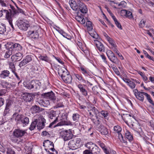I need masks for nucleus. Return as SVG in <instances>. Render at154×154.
<instances>
[{
    "mask_svg": "<svg viewBox=\"0 0 154 154\" xmlns=\"http://www.w3.org/2000/svg\"><path fill=\"white\" fill-rule=\"evenodd\" d=\"M126 13H127V10H122L120 11L121 15L123 17L126 16Z\"/></svg>",
    "mask_w": 154,
    "mask_h": 154,
    "instance_id": "63",
    "label": "nucleus"
},
{
    "mask_svg": "<svg viewBox=\"0 0 154 154\" xmlns=\"http://www.w3.org/2000/svg\"><path fill=\"white\" fill-rule=\"evenodd\" d=\"M146 21V20L145 19H142L139 24V27L141 28L144 27L145 25Z\"/></svg>",
    "mask_w": 154,
    "mask_h": 154,
    "instance_id": "46",
    "label": "nucleus"
},
{
    "mask_svg": "<svg viewBox=\"0 0 154 154\" xmlns=\"http://www.w3.org/2000/svg\"><path fill=\"white\" fill-rule=\"evenodd\" d=\"M27 63L26 62V61L23 59L20 63L18 66L20 68H21L22 67L25 66Z\"/></svg>",
    "mask_w": 154,
    "mask_h": 154,
    "instance_id": "54",
    "label": "nucleus"
},
{
    "mask_svg": "<svg viewBox=\"0 0 154 154\" xmlns=\"http://www.w3.org/2000/svg\"><path fill=\"white\" fill-rule=\"evenodd\" d=\"M5 55V58H8L10 57V56L13 53V52L10 50H8Z\"/></svg>",
    "mask_w": 154,
    "mask_h": 154,
    "instance_id": "47",
    "label": "nucleus"
},
{
    "mask_svg": "<svg viewBox=\"0 0 154 154\" xmlns=\"http://www.w3.org/2000/svg\"><path fill=\"white\" fill-rule=\"evenodd\" d=\"M80 118V115L77 113H74L72 116V119L73 121H78Z\"/></svg>",
    "mask_w": 154,
    "mask_h": 154,
    "instance_id": "43",
    "label": "nucleus"
},
{
    "mask_svg": "<svg viewBox=\"0 0 154 154\" xmlns=\"http://www.w3.org/2000/svg\"><path fill=\"white\" fill-rule=\"evenodd\" d=\"M68 114L66 113H64L62 114L60 119V122L57 124L55 125L54 127L62 126L72 125V122L69 120H67Z\"/></svg>",
    "mask_w": 154,
    "mask_h": 154,
    "instance_id": "3",
    "label": "nucleus"
},
{
    "mask_svg": "<svg viewBox=\"0 0 154 154\" xmlns=\"http://www.w3.org/2000/svg\"><path fill=\"white\" fill-rule=\"evenodd\" d=\"M78 9L82 13H86L88 11L87 8L83 3L81 1L78 2Z\"/></svg>",
    "mask_w": 154,
    "mask_h": 154,
    "instance_id": "17",
    "label": "nucleus"
},
{
    "mask_svg": "<svg viewBox=\"0 0 154 154\" xmlns=\"http://www.w3.org/2000/svg\"><path fill=\"white\" fill-rule=\"evenodd\" d=\"M17 26L20 29L24 31L26 30L29 26L27 23L23 21H20L17 24Z\"/></svg>",
    "mask_w": 154,
    "mask_h": 154,
    "instance_id": "16",
    "label": "nucleus"
},
{
    "mask_svg": "<svg viewBox=\"0 0 154 154\" xmlns=\"http://www.w3.org/2000/svg\"><path fill=\"white\" fill-rule=\"evenodd\" d=\"M9 68L11 69L13 72H14V71H15V67L13 63L11 62L10 63Z\"/></svg>",
    "mask_w": 154,
    "mask_h": 154,
    "instance_id": "56",
    "label": "nucleus"
},
{
    "mask_svg": "<svg viewBox=\"0 0 154 154\" xmlns=\"http://www.w3.org/2000/svg\"><path fill=\"white\" fill-rule=\"evenodd\" d=\"M58 73L65 82L69 84L72 82V76L69 74L67 70L60 69L58 70Z\"/></svg>",
    "mask_w": 154,
    "mask_h": 154,
    "instance_id": "2",
    "label": "nucleus"
},
{
    "mask_svg": "<svg viewBox=\"0 0 154 154\" xmlns=\"http://www.w3.org/2000/svg\"><path fill=\"white\" fill-rule=\"evenodd\" d=\"M26 132L24 130L19 129H15L13 132V136L17 138H20L23 136Z\"/></svg>",
    "mask_w": 154,
    "mask_h": 154,
    "instance_id": "11",
    "label": "nucleus"
},
{
    "mask_svg": "<svg viewBox=\"0 0 154 154\" xmlns=\"http://www.w3.org/2000/svg\"><path fill=\"white\" fill-rule=\"evenodd\" d=\"M49 149L52 150L53 152H50L49 150L48 151V152H49L51 154H57L58 153L57 151L55 150V149L54 148V147H51Z\"/></svg>",
    "mask_w": 154,
    "mask_h": 154,
    "instance_id": "62",
    "label": "nucleus"
},
{
    "mask_svg": "<svg viewBox=\"0 0 154 154\" xmlns=\"http://www.w3.org/2000/svg\"><path fill=\"white\" fill-rule=\"evenodd\" d=\"M5 151L6 154H15L14 151L11 147L6 148Z\"/></svg>",
    "mask_w": 154,
    "mask_h": 154,
    "instance_id": "39",
    "label": "nucleus"
},
{
    "mask_svg": "<svg viewBox=\"0 0 154 154\" xmlns=\"http://www.w3.org/2000/svg\"><path fill=\"white\" fill-rule=\"evenodd\" d=\"M85 85H82L81 84L77 85V86L79 89L80 92L82 95L85 96H86L88 95V91L85 88Z\"/></svg>",
    "mask_w": 154,
    "mask_h": 154,
    "instance_id": "19",
    "label": "nucleus"
},
{
    "mask_svg": "<svg viewBox=\"0 0 154 154\" xmlns=\"http://www.w3.org/2000/svg\"><path fill=\"white\" fill-rule=\"evenodd\" d=\"M38 121H40L39 118L34 119V121L30 125V127L29 128L30 130L32 131L33 130L36 126H37V125Z\"/></svg>",
    "mask_w": 154,
    "mask_h": 154,
    "instance_id": "27",
    "label": "nucleus"
},
{
    "mask_svg": "<svg viewBox=\"0 0 154 154\" xmlns=\"http://www.w3.org/2000/svg\"><path fill=\"white\" fill-rule=\"evenodd\" d=\"M69 4L70 7L73 10L77 11L78 9V3L77 5L75 1L70 0L69 1Z\"/></svg>",
    "mask_w": 154,
    "mask_h": 154,
    "instance_id": "23",
    "label": "nucleus"
},
{
    "mask_svg": "<svg viewBox=\"0 0 154 154\" xmlns=\"http://www.w3.org/2000/svg\"><path fill=\"white\" fill-rule=\"evenodd\" d=\"M5 25L2 24L0 22V34H3L6 31V28Z\"/></svg>",
    "mask_w": 154,
    "mask_h": 154,
    "instance_id": "38",
    "label": "nucleus"
},
{
    "mask_svg": "<svg viewBox=\"0 0 154 154\" xmlns=\"http://www.w3.org/2000/svg\"><path fill=\"white\" fill-rule=\"evenodd\" d=\"M15 119L17 121H20L23 126L27 125L29 122V118L22 115H17Z\"/></svg>",
    "mask_w": 154,
    "mask_h": 154,
    "instance_id": "9",
    "label": "nucleus"
},
{
    "mask_svg": "<svg viewBox=\"0 0 154 154\" xmlns=\"http://www.w3.org/2000/svg\"><path fill=\"white\" fill-rule=\"evenodd\" d=\"M109 60L113 63L117 64L118 63L119 60L118 58L116 57L115 55L110 57L109 59Z\"/></svg>",
    "mask_w": 154,
    "mask_h": 154,
    "instance_id": "34",
    "label": "nucleus"
},
{
    "mask_svg": "<svg viewBox=\"0 0 154 154\" xmlns=\"http://www.w3.org/2000/svg\"><path fill=\"white\" fill-rule=\"evenodd\" d=\"M9 5L11 9H9L8 10L5 9V10L6 13V19L9 22L12 28L14 29V28L12 24L14 16L18 13V11L13 6L11 5Z\"/></svg>",
    "mask_w": 154,
    "mask_h": 154,
    "instance_id": "1",
    "label": "nucleus"
},
{
    "mask_svg": "<svg viewBox=\"0 0 154 154\" xmlns=\"http://www.w3.org/2000/svg\"><path fill=\"white\" fill-rule=\"evenodd\" d=\"M60 33L64 37L68 39H70L71 37L70 36L67 35L66 33L63 32H60Z\"/></svg>",
    "mask_w": 154,
    "mask_h": 154,
    "instance_id": "57",
    "label": "nucleus"
},
{
    "mask_svg": "<svg viewBox=\"0 0 154 154\" xmlns=\"http://www.w3.org/2000/svg\"><path fill=\"white\" fill-rule=\"evenodd\" d=\"M107 41H108L110 44V45L111 47H112L113 46L116 45L115 42L111 38L107 40Z\"/></svg>",
    "mask_w": 154,
    "mask_h": 154,
    "instance_id": "59",
    "label": "nucleus"
},
{
    "mask_svg": "<svg viewBox=\"0 0 154 154\" xmlns=\"http://www.w3.org/2000/svg\"><path fill=\"white\" fill-rule=\"evenodd\" d=\"M6 48L7 50H10L13 54L15 53L17 51H20L22 47L20 44L12 42H8L5 44Z\"/></svg>",
    "mask_w": 154,
    "mask_h": 154,
    "instance_id": "5",
    "label": "nucleus"
},
{
    "mask_svg": "<svg viewBox=\"0 0 154 154\" xmlns=\"http://www.w3.org/2000/svg\"><path fill=\"white\" fill-rule=\"evenodd\" d=\"M113 70L115 73L118 76H121V75H120V73L118 69L116 66H114L112 67Z\"/></svg>",
    "mask_w": 154,
    "mask_h": 154,
    "instance_id": "52",
    "label": "nucleus"
},
{
    "mask_svg": "<svg viewBox=\"0 0 154 154\" xmlns=\"http://www.w3.org/2000/svg\"><path fill=\"white\" fill-rule=\"evenodd\" d=\"M91 108V110L94 113L95 116H96V115H97V113H99V112L97 109L94 106H92Z\"/></svg>",
    "mask_w": 154,
    "mask_h": 154,
    "instance_id": "58",
    "label": "nucleus"
},
{
    "mask_svg": "<svg viewBox=\"0 0 154 154\" xmlns=\"http://www.w3.org/2000/svg\"><path fill=\"white\" fill-rule=\"evenodd\" d=\"M97 143L100 146L106 153L107 150L105 144L101 142L100 141H98L97 142Z\"/></svg>",
    "mask_w": 154,
    "mask_h": 154,
    "instance_id": "37",
    "label": "nucleus"
},
{
    "mask_svg": "<svg viewBox=\"0 0 154 154\" xmlns=\"http://www.w3.org/2000/svg\"><path fill=\"white\" fill-rule=\"evenodd\" d=\"M60 133L65 141L69 140L72 138V134L70 130H64L61 131Z\"/></svg>",
    "mask_w": 154,
    "mask_h": 154,
    "instance_id": "10",
    "label": "nucleus"
},
{
    "mask_svg": "<svg viewBox=\"0 0 154 154\" xmlns=\"http://www.w3.org/2000/svg\"><path fill=\"white\" fill-rule=\"evenodd\" d=\"M42 96L45 98H48L52 100H55L56 99L54 93L52 91L43 93L42 94Z\"/></svg>",
    "mask_w": 154,
    "mask_h": 154,
    "instance_id": "18",
    "label": "nucleus"
},
{
    "mask_svg": "<svg viewBox=\"0 0 154 154\" xmlns=\"http://www.w3.org/2000/svg\"><path fill=\"white\" fill-rule=\"evenodd\" d=\"M126 17L129 18H131L133 17L132 13L129 11L127 10V13H126V15L125 16Z\"/></svg>",
    "mask_w": 154,
    "mask_h": 154,
    "instance_id": "60",
    "label": "nucleus"
},
{
    "mask_svg": "<svg viewBox=\"0 0 154 154\" xmlns=\"http://www.w3.org/2000/svg\"><path fill=\"white\" fill-rule=\"evenodd\" d=\"M59 111H54L51 110L48 113L49 118L51 119H52L54 117H56L58 116V114H60Z\"/></svg>",
    "mask_w": 154,
    "mask_h": 154,
    "instance_id": "22",
    "label": "nucleus"
},
{
    "mask_svg": "<svg viewBox=\"0 0 154 154\" xmlns=\"http://www.w3.org/2000/svg\"><path fill=\"white\" fill-rule=\"evenodd\" d=\"M34 97L32 93H24L22 95L23 99L26 102L32 101Z\"/></svg>",
    "mask_w": 154,
    "mask_h": 154,
    "instance_id": "15",
    "label": "nucleus"
},
{
    "mask_svg": "<svg viewBox=\"0 0 154 154\" xmlns=\"http://www.w3.org/2000/svg\"><path fill=\"white\" fill-rule=\"evenodd\" d=\"M143 95L145 96L148 101L149 102L151 97L149 95L146 93L140 92L137 95L136 97L139 100L143 101L144 99Z\"/></svg>",
    "mask_w": 154,
    "mask_h": 154,
    "instance_id": "12",
    "label": "nucleus"
},
{
    "mask_svg": "<svg viewBox=\"0 0 154 154\" xmlns=\"http://www.w3.org/2000/svg\"><path fill=\"white\" fill-rule=\"evenodd\" d=\"M40 121H38L37 125V129L41 130L45 126V123L46 122L45 119L42 117H39Z\"/></svg>",
    "mask_w": 154,
    "mask_h": 154,
    "instance_id": "20",
    "label": "nucleus"
},
{
    "mask_svg": "<svg viewBox=\"0 0 154 154\" xmlns=\"http://www.w3.org/2000/svg\"><path fill=\"white\" fill-rule=\"evenodd\" d=\"M122 119L125 122L128 126L130 125H132V119L133 118L131 117L130 114H125L124 117H122Z\"/></svg>",
    "mask_w": 154,
    "mask_h": 154,
    "instance_id": "14",
    "label": "nucleus"
},
{
    "mask_svg": "<svg viewBox=\"0 0 154 154\" xmlns=\"http://www.w3.org/2000/svg\"><path fill=\"white\" fill-rule=\"evenodd\" d=\"M32 56L29 55L26 56L23 59L28 63L32 60Z\"/></svg>",
    "mask_w": 154,
    "mask_h": 154,
    "instance_id": "44",
    "label": "nucleus"
},
{
    "mask_svg": "<svg viewBox=\"0 0 154 154\" xmlns=\"http://www.w3.org/2000/svg\"><path fill=\"white\" fill-rule=\"evenodd\" d=\"M127 84L129 87L132 89L134 88L135 87L136 85L135 83L130 80L128 81V82Z\"/></svg>",
    "mask_w": 154,
    "mask_h": 154,
    "instance_id": "45",
    "label": "nucleus"
},
{
    "mask_svg": "<svg viewBox=\"0 0 154 154\" xmlns=\"http://www.w3.org/2000/svg\"><path fill=\"white\" fill-rule=\"evenodd\" d=\"M43 146L45 147H48L49 148V149L51 147H54V145L53 142L48 140H45L43 142Z\"/></svg>",
    "mask_w": 154,
    "mask_h": 154,
    "instance_id": "28",
    "label": "nucleus"
},
{
    "mask_svg": "<svg viewBox=\"0 0 154 154\" xmlns=\"http://www.w3.org/2000/svg\"><path fill=\"white\" fill-rule=\"evenodd\" d=\"M43 110L44 109L36 105L32 106L30 108V110L33 114L39 113Z\"/></svg>",
    "mask_w": 154,
    "mask_h": 154,
    "instance_id": "21",
    "label": "nucleus"
},
{
    "mask_svg": "<svg viewBox=\"0 0 154 154\" xmlns=\"http://www.w3.org/2000/svg\"><path fill=\"white\" fill-rule=\"evenodd\" d=\"M59 117V116H57L56 117V119L55 120L52 122L50 125L49 126V127L50 128H52V127L53 128L54 127V126L55 125H53L55 124L57 122H58V117Z\"/></svg>",
    "mask_w": 154,
    "mask_h": 154,
    "instance_id": "51",
    "label": "nucleus"
},
{
    "mask_svg": "<svg viewBox=\"0 0 154 154\" xmlns=\"http://www.w3.org/2000/svg\"><path fill=\"white\" fill-rule=\"evenodd\" d=\"M126 137L130 142H131L133 140V137L131 133L128 131H127L125 133Z\"/></svg>",
    "mask_w": 154,
    "mask_h": 154,
    "instance_id": "33",
    "label": "nucleus"
},
{
    "mask_svg": "<svg viewBox=\"0 0 154 154\" xmlns=\"http://www.w3.org/2000/svg\"><path fill=\"white\" fill-rule=\"evenodd\" d=\"M80 69L82 73L84 74L85 76H90L91 75L90 73L85 68L83 67H80Z\"/></svg>",
    "mask_w": 154,
    "mask_h": 154,
    "instance_id": "32",
    "label": "nucleus"
},
{
    "mask_svg": "<svg viewBox=\"0 0 154 154\" xmlns=\"http://www.w3.org/2000/svg\"><path fill=\"white\" fill-rule=\"evenodd\" d=\"M74 75L79 81L83 82H85V80L83 79L82 75L81 74L74 73Z\"/></svg>",
    "mask_w": 154,
    "mask_h": 154,
    "instance_id": "36",
    "label": "nucleus"
},
{
    "mask_svg": "<svg viewBox=\"0 0 154 154\" xmlns=\"http://www.w3.org/2000/svg\"><path fill=\"white\" fill-rule=\"evenodd\" d=\"M138 73L141 76L144 81H146L148 80L147 77L142 72L138 71Z\"/></svg>",
    "mask_w": 154,
    "mask_h": 154,
    "instance_id": "49",
    "label": "nucleus"
},
{
    "mask_svg": "<svg viewBox=\"0 0 154 154\" xmlns=\"http://www.w3.org/2000/svg\"><path fill=\"white\" fill-rule=\"evenodd\" d=\"M32 145L30 143H27L25 145V149L27 152H32Z\"/></svg>",
    "mask_w": 154,
    "mask_h": 154,
    "instance_id": "41",
    "label": "nucleus"
},
{
    "mask_svg": "<svg viewBox=\"0 0 154 154\" xmlns=\"http://www.w3.org/2000/svg\"><path fill=\"white\" fill-rule=\"evenodd\" d=\"M12 57H13L16 61H19L22 58L23 54L19 52L16 53L12 56L11 58H12Z\"/></svg>",
    "mask_w": 154,
    "mask_h": 154,
    "instance_id": "25",
    "label": "nucleus"
},
{
    "mask_svg": "<svg viewBox=\"0 0 154 154\" xmlns=\"http://www.w3.org/2000/svg\"><path fill=\"white\" fill-rule=\"evenodd\" d=\"M100 113L104 118L106 119L107 118L109 114V113L107 111L102 110L100 112Z\"/></svg>",
    "mask_w": 154,
    "mask_h": 154,
    "instance_id": "50",
    "label": "nucleus"
},
{
    "mask_svg": "<svg viewBox=\"0 0 154 154\" xmlns=\"http://www.w3.org/2000/svg\"><path fill=\"white\" fill-rule=\"evenodd\" d=\"M10 74V72L7 70H3L1 72L0 74V78L2 79H5L8 77Z\"/></svg>",
    "mask_w": 154,
    "mask_h": 154,
    "instance_id": "24",
    "label": "nucleus"
},
{
    "mask_svg": "<svg viewBox=\"0 0 154 154\" xmlns=\"http://www.w3.org/2000/svg\"><path fill=\"white\" fill-rule=\"evenodd\" d=\"M38 58L40 60L46 62H48L49 61V58L46 55H41L38 57Z\"/></svg>",
    "mask_w": 154,
    "mask_h": 154,
    "instance_id": "35",
    "label": "nucleus"
},
{
    "mask_svg": "<svg viewBox=\"0 0 154 154\" xmlns=\"http://www.w3.org/2000/svg\"><path fill=\"white\" fill-rule=\"evenodd\" d=\"M30 37L32 39H35L38 38V34L37 31H31L29 32Z\"/></svg>",
    "mask_w": 154,
    "mask_h": 154,
    "instance_id": "26",
    "label": "nucleus"
},
{
    "mask_svg": "<svg viewBox=\"0 0 154 154\" xmlns=\"http://www.w3.org/2000/svg\"><path fill=\"white\" fill-rule=\"evenodd\" d=\"M81 139L79 138L70 140L68 143L69 148L72 149H76L81 146Z\"/></svg>",
    "mask_w": 154,
    "mask_h": 154,
    "instance_id": "7",
    "label": "nucleus"
},
{
    "mask_svg": "<svg viewBox=\"0 0 154 154\" xmlns=\"http://www.w3.org/2000/svg\"><path fill=\"white\" fill-rule=\"evenodd\" d=\"M75 19L82 24H84L85 22V20L83 17L79 16H76L75 18Z\"/></svg>",
    "mask_w": 154,
    "mask_h": 154,
    "instance_id": "31",
    "label": "nucleus"
},
{
    "mask_svg": "<svg viewBox=\"0 0 154 154\" xmlns=\"http://www.w3.org/2000/svg\"><path fill=\"white\" fill-rule=\"evenodd\" d=\"M49 104L50 102L48 100H45V99H44L42 106L44 107H47Z\"/></svg>",
    "mask_w": 154,
    "mask_h": 154,
    "instance_id": "53",
    "label": "nucleus"
},
{
    "mask_svg": "<svg viewBox=\"0 0 154 154\" xmlns=\"http://www.w3.org/2000/svg\"><path fill=\"white\" fill-rule=\"evenodd\" d=\"M64 106L63 102H57L56 105L54 107V108H57L59 107H63Z\"/></svg>",
    "mask_w": 154,
    "mask_h": 154,
    "instance_id": "55",
    "label": "nucleus"
},
{
    "mask_svg": "<svg viewBox=\"0 0 154 154\" xmlns=\"http://www.w3.org/2000/svg\"><path fill=\"white\" fill-rule=\"evenodd\" d=\"M94 41L97 49L100 52H104L105 51V47L102 43L98 40H94Z\"/></svg>",
    "mask_w": 154,
    "mask_h": 154,
    "instance_id": "13",
    "label": "nucleus"
},
{
    "mask_svg": "<svg viewBox=\"0 0 154 154\" xmlns=\"http://www.w3.org/2000/svg\"><path fill=\"white\" fill-rule=\"evenodd\" d=\"M117 45H116L112 47H111V48L116 53H117L119 51L117 50Z\"/></svg>",
    "mask_w": 154,
    "mask_h": 154,
    "instance_id": "64",
    "label": "nucleus"
},
{
    "mask_svg": "<svg viewBox=\"0 0 154 154\" xmlns=\"http://www.w3.org/2000/svg\"><path fill=\"white\" fill-rule=\"evenodd\" d=\"M85 146L91 150V154H100V149L96 144L91 142L86 143Z\"/></svg>",
    "mask_w": 154,
    "mask_h": 154,
    "instance_id": "6",
    "label": "nucleus"
},
{
    "mask_svg": "<svg viewBox=\"0 0 154 154\" xmlns=\"http://www.w3.org/2000/svg\"><path fill=\"white\" fill-rule=\"evenodd\" d=\"M114 131L118 134L119 138L122 143H125V144H127V142L125 138L124 139L123 138L122 135L120 133L122 130L121 127L119 125L115 126L114 127Z\"/></svg>",
    "mask_w": 154,
    "mask_h": 154,
    "instance_id": "8",
    "label": "nucleus"
},
{
    "mask_svg": "<svg viewBox=\"0 0 154 154\" xmlns=\"http://www.w3.org/2000/svg\"><path fill=\"white\" fill-rule=\"evenodd\" d=\"M126 5V3L124 1H122L118 5V6L119 7V8H124Z\"/></svg>",
    "mask_w": 154,
    "mask_h": 154,
    "instance_id": "61",
    "label": "nucleus"
},
{
    "mask_svg": "<svg viewBox=\"0 0 154 154\" xmlns=\"http://www.w3.org/2000/svg\"><path fill=\"white\" fill-rule=\"evenodd\" d=\"M40 84V83L37 80H33L30 82H24L23 83L24 86L29 90L32 89L36 90L39 88Z\"/></svg>",
    "mask_w": 154,
    "mask_h": 154,
    "instance_id": "4",
    "label": "nucleus"
},
{
    "mask_svg": "<svg viewBox=\"0 0 154 154\" xmlns=\"http://www.w3.org/2000/svg\"><path fill=\"white\" fill-rule=\"evenodd\" d=\"M86 26L87 29L89 31H91L93 29V26H92L91 22L90 21H87L86 23Z\"/></svg>",
    "mask_w": 154,
    "mask_h": 154,
    "instance_id": "40",
    "label": "nucleus"
},
{
    "mask_svg": "<svg viewBox=\"0 0 154 154\" xmlns=\"http://www.w3.org/2000/svg\"><path fill=\"white\" fill-rule=\"evenodd\" d=\"M106 54L109 59L114 55L113 52L109 50L107 51Z\"/></svg>",
    "mask_w": 154,
    "mask_h": 154,
    "instance_id": "48",
    "label": "nucleus"
},
{
    "mask_svg": "<svg viewBox=\"0 0 154 154\" xmlns=\"http://www.w3.org/2000/svg\"><path fill=\"white\" fill-rule=\"evenodd\" d=\"M89 33L93 38H95V40H98V39H100V38L98 35L95 32H94L93 33L89 32Z\"/></svg>",
    "mask_w": 154,
    "mask_h": 154,
    "instance_id": "42",
    "label": "nucleus"
},
{
    "mask_svg": "<svg viewBox=\"0 0 154 154\" xmlns=\"http://www.w3.org/2000/svg\"><path fill=\"white\" fill-rule=\"evenodd\" d=\"M95 116L96 118V119L92 118L91 121L96 125L98 126L100 123V119L101 117L100 116L97 115Z\"/></svg>",
    "mask_w": 154,
    "mask_h": 154,
    "instance_id": "29",
    "label": "nucleus"
},
{
    "mask_svg": "<svg viewBox=\"0 0 154 154\" xmlns=\"http://www.w3.org/2000/svg\"><path fill=\"white\" fill-rule=\"evenodd\" d=\"M100 128H101V129L100 130V131L102 134L105 135H107L108 134V130L105 127L103 126H100Z\"/></svg>",
    "mask_w": 154,
    "mask_h": 154,
    "instance_id": "30",
    "label": "nucleus"
}]
</instances>
